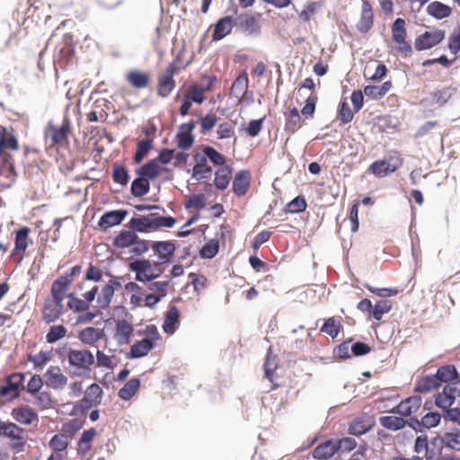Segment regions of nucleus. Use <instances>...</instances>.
Masks as SVG:
<instances>
[{
	"mask_svg": "<svg viewBox=\"0 0 460 460\" xmlns=\"http://www.w3.org/2000/svg\"><path fill=\"white\" fill-rule=\"evenodd\" d=\"M67 360L72 376H88L92 371L91 367L94 364V356L88 349H70Z\"/></svg>",
	"mask_w": 460,
	"mask_h": 460,
	"instance_id": "obj_1",
	"label": "nucleus"
},
{
	"mask_svg": "<svg viewBox=\"0 0 460 460\" xmlns=\"http://www.w3.org/2000/svg\"><path fill=\"white\" fill-rule=\"evenodd\" d=\"M25 373L14 372L4 377V384L0 386V397H7L6 402H12L18 398L22 390L25 388Z\"/></svg>",
	"mask_w": 460,
	"mask_h": 460,
	"instance_id": "obj_2",
	"label": "nucleus"
},
{
	"mask_svg": "<svg viewBox=\"0 0 460 460\" xmlns=\"http://www.w3.org/2000/svg\"><path fill=\"white\" fill-rule=\"evenodd\" d=\"M153 264L148 259H137L128 264V270L135 273V280L141 283L152 282L160 278L163 270H157V274L151 272Z\"/></svg>",
	"mask_w": 460,
	"mask_h": 460,
	"instance_id": "obj_3",
	"label": "nucleus"
},
{
	"mask_svg": "<svg viewBox=\"0 0 460 460\" xmlns=\"http://www.w3.org/2000/svg\"><path fill=\"white\" fill-rule=\"evenodd\" d=\"M445 36L446 31L444 30L427 31L415 39L414 48L417 51L430 49L442 42Z\"/></svg>",
	"mask_w": 460,
	"mask_h": 460,
	"instance_id": "obj_4",
	"label": "nucleus"
},
{
	"mask_svg": "<svg viewBox=\"0 0 460 460\" xmlns=\"http://www.w3.org/2000/svg\"><path fill=\"white\" fill-rule=\"evenodd\" d=\"M197 125V121L190 120L179 127V131L175 135L178 148L185 151L192 147L195 142V137L192 133Z\"/></svg>",
	"mask_w": 460,
	"mask_h": 460,
	"instance_id": "obj_5",
	"label": "nucleus"
},
{
	"mask_svg": "<svg viewBox=\"0 0 460 460\" xmlns=\"http://www.w3.org/2000/svg\"><path fill=\"white\" fill-rule=\"evenodd\" d=\"M175 60L171 63L165 69L164 75L158 77V95L167 97L175 87L174 75L177 68L174 66Z\"/></svg>",
	"mask_w": 460,
	"mask_h": 460,
	"instance_id": "obj_6",
	"label": "nucleus"
},
{
	"mask_svg": "<svg viewBox=\"0 0 460 460\" xmlns=\"http://www.w3.org/2000/svg\"><path fill=\"white\" fill-rule=\"evenodd\" d=\"M128 212L126 209H115L104 212L98 222V226L102 231H106L108 228L120 225L128 216Z\"/></svg>",
	"mask_w": 460,
	"mask_h": 460,
	"instance_id": "obj_7",
	"label": "nucleus"
},
{
	"mask_svg": "<svg viewBox=\"0 0 460 460\" xmlns=\"http://www.w3.org/2000/svg\"><path fill=\"white\" fill-rule=\"evenodd\" d=\"M235 27L247 36H258L261 31L257 19L250 14H242L234 19Z\"/></svg>",
	"mask_w": 460,
	"mask_h": 460,
	"instance_id": "obj_8",
	"label": "nucleus"
},
{
	"mask_svg": "<svg viewBox=\"0 0 460 460\" xmlns=\"http://www.w3.org/2000/svg\"><path fill=\"white\" fill-rule=\"evenodd\" d=\"M64 298L59 299H46L44 303V309L42 312L43 320L47 323L56 322L64 314Z\"/></svg>",
	"mask_w": 460,
	"mask_h": 460,
	"instance_id": "obj_9",
	"label": "nucleus"
},
{
	"mask_svg": "<svg viewBox=\"0 0 460 460\" xmlns=\"http://www.w3.org/2000/svg\"><path fill=\"white\" fill-rule=\"evenodd\" d=\"M422 399L420 395L410 396L401 401L396 406L390 410L391 413L400 414L401 416L408 417L416 412L420 405Z\"/></svg>",
	"mask_w": 460,
	"mask_h": 460,
	"instance_id": "obj_10",
	"label": "nucleus"
},
{
	"mask_svg": "<svg viewBox=\"0 0 460 460\" xmlns=\"http://www.w3.org/2000/svg\"><path fill=\"white\" fill-rule=\"evenodd\" d=\"M195 165L192 168L191 176L196 181H201L209 177L212 172V167L208 164V158L205 154L196 153L193 155Z\"/></svg>",
	"mask_w": 460,
	"mask_h": 460,
	"instance_id": "obj_11",
	"label": "nucleus"
},
{
	"mask_svg": "<svg viewBox=\"0 0 460 460\" xmlns=\"http://www.w3.org/2000/svg\"><path fill=\"white\" fill-rule=\"evenodd\" d=\"M167 171L168 169L166 167L157 165L155 160L150 159L145 164H143L141 166L137 168L135 170V173L137 176L146 179V181H149L151 182L155 181L157 177H159L162 172Z\"/></svg>",
	"mask_w": 460,
	"mask_h": 460,
	"instance_id": "obj_12",
	"label": "nucleus"
},
{
	"mask_svg": "<svg viewBox=\"0 0 460 460\" xmlns=\"http://www.w3.org/2000/svg\"><path fill=\"white\" fill-rule=\"evenodd\" d=\"M235 26L234 18L232 15H226L217 20L215 23L212 33V41H219L231 33Z\"/></svg>",
	"mask_w": 460,
	"mask_h": 460,
	"instance_id": "obj_13",
	"label": "nucleus"
},
{
	"mask_svg": "<svg viewBox=\"0 0 460 460\" xmlns=\"http://www.w3.org/2000/svg\"><path fill=\"white\" fill-rule=\"evenodd\" d=\"M169 286V280L166 281H156L154 282L150 287L149 290L157 289L158 293H150L145 296L144 306L148 308H155L157 303H159L166 295V288Z\"/></svg>",
	"mask_w": 460,
	"mask_h": 460,
	"instance_id": "obj_14",
	"label": "nucleus"
},
{
	"mask_svg": "<svg viewBox=\"0 0 460 460\" xmlns=\"http://www.w3.org/2000/svg\"><path fill=\"white\" fill-rule=\"evenodd\" d=\"M252 175L249 170L238 171L233 181V191L237 197L244 196L250 187Z\"/></svg>",
	"mask_w": 460,
	"mask_h": 460,
	"instance_id": "obj_15",
	"label": "nucleus"
},
{
	"mask_svg": "<svg viewBox=\"0 0 460 460\" xmlns=\"http://www.w3.org/2000/svg\"><path fill=\"white\" fill-rule=\"evenodd\" d=\"M155 343L152 342L150 339H142L136 341L131 347L129 351L126 354V358L129 359L140 358L146 356L154 348Z\"/></svg>",
	"mask_w": 460,
	"mask_h": 460,
	"instance_id": "obj_16",
	"label": "nucleus"
},
{
	"mask_svg": "<svg viewBox=\"0 0 460 460\" xmlns=\"http://www.w3.org/2000/svg\"><path fill=\"white\" fill-rule=\"evenodd\" d=\"M180 325V312L176 305H170L165 314L162 328L164 333L173 334Z\"/></svg>",
	"mask_w": 460,
	"mask_h": 460,
	"instance_id": "obj_17",
	"label": "nucleus"
},
{
	"mask_svg": "<svg viewBox=\"0 0 460 460\" xmlns=\"http://www.w3.org/2000/svg\"><path fill=\"white\" fill-rule=\"evenodd\" d=\"M374 13L370 3L367 0L362 3L360 19L357 23V30L361 33H367L373 26Z\"/></svg>",
	"mask_w": 460,
	"mask_h": 460,
	"instance_id": "obj_18",
	"label": "nucleus"
},
{
	"mask_svg": "<svg viewBox=\"0 0 460 460\" xmlns=\"http://www.w3.org/2000/svg\"><path fill=\"white\" fill-rule=\"evenodd\" d=\"M115 339L119 345H127L130 342L131 336L134 332L132 323H128L126 319L117 320Z\"/></svg>",
	"mask_w": 460,
	"mask_h": 460,
	"instance_id": "obj_19",
	"label": "nucleus"
},
{
	"mask_svg": "<svg viewBox=\"0 0 460 460\" xmlns=\"http://www.w3.org/2000/svg\"><path fill=\"white\" fill-rule=\"evenodd\" d=\"M127 226L129 229H133L136 234L149 233L155 230L152 217H149V214L132 217L128 222Z\"/></svg>",
	"mask_w": 460,
	"mask_h": 460,
	"instance_id": "obj_20",
	"label": "nucleus"
},
{
	"mask_svg": "<svg viewBox=\"0 0 460 460\" xmlns=\"http://www.w3.org/2000/svg\"><path fill=\"white\" fill-rule=\"evenodd\" d=\"M338 452V447L334 439H327L318 445L312 453L314 459L322 460L328 459L333 456Z\"/></svg>",
	"mask_w": 460,
	"mask_h": 460,
	"instance_id": "obj_21",
	"label": "nucleus"
},
{
	"mask_svg": "<svg viewBox=\"0 0 460 460\" xmlns=\"http://www.w3.org/2000/svg\"><path fill=\"white\" fill-rule=\"evenodd\" d=\"M46 385L53 389L64 386L67 383V377L61 373L59 367L51 366L48 368L46 374Z\"/></svg>",
	"mask_w": 460,
	"mask_h": 460,
	"instance_id": "obj_22",
	"label": "nucleus"
},
{
	"mask_svg": "<svg viewBox=\"0 0 460 460\" xmlns=\"http://www.w3.org/2000/svg\"><path fill=\"white\" fill-rule=\"evenodd\" d=\"M12 417L21 424L30 425L38 419L37 412L28 407H16L11 411Z\"/></svg>",
	"mask_w": 460,
	"mask_h": 460,
	"instance_id": "obj_23",
	"label": "nucleus"
},
{
	"mask_svg": "<svg viewBox=\"0 0 460 460\" xmlns=\"http://www.w3.org/2000/svg\"><path fill=\"white\" fill-rule=\"evenodd\" d=\"M137 240V234L133 229L121 230L114 238L112 244L116 248H128Z\"/></svg>",
	"mask_w": 460,
	"mask_h": 460,
	"instance_id": "obj_24",
	"label": "nucleus"
},
{
	"mask_svg": "<svg viewBox=\"0 0 460 460\" xmlns=\"http://www.w3.org/2000/svg\"><path fill=\"white\" fill-rule=\"evenodd\" d=\"M436 376L440 385L443 383L447 382H452L453 385H456V380L459 378V374L455 365H444L438 368Z\"/></svg>",
	"mask_w": 460,
	"mask_h": 460,
	"instance_id": "obj_25",
	"label": "nucleus"
},
{
	"mask_svg": "<svg viewBox=\"0 0 460 460\" xmlns=\"http://www.w3.org/2000/svg\"><path fill=\"white\" fill-rule=\"evenodd\" d=\"M398 169V165H392L385 160H376L368 167V172L378 178L385 177Z\"/></svg>",
	"mask_w": 460,
	"mask_h": 460,
	"instance_id": "obj_26",
	"label": "nucleus"
},
{
	"mask_svg": "<svg viewBox=\"0 0 460 460\" xmlns=\"http://www.w3.org/2000/svg\"><path fill=\"white\" fill-rule=\"evenodd\" d=\"M248 75L245 70H243L234 81L231 87V94L235 98H242L244 95L248 94Z\"/></svg>",
	"mask_w": 460,
	"mask_h": 460,
	"instance_id": "obj_27",
	"label": "nucleus"
},
{
	"mask_svg": "<svg viewBox=\"0 0 460 460\" xmlns=\"http://www.w3.org/2000/svg\"><path fill=\"white\" fill-rule=\"evenodd\" d=\"M427 13L437 20H442L451 15L452 9L446 4L439 1H434L427 6Z\"/></svg>",
	"mask_w": 460,
	"mask_h": 460,
	"instance_id": "obj_28",
	"label": "nucleus"
},
{
	"mask_svg": "<svg viewBox=\"0 0 460 460\" xmlns=\"http://www.w3.org/2000/svg\"><path fill=\"white\" fill-rule=\"evenodd\" d=\"M73 279L68 276H60L56 279L51 285V296L55 299L64 298L66 291L70 288Z\"/></svg>",
	"mask_w": 460,
	"mask_h": 460,
	"instance_id": "obj_29",
	"label": "nucleus"
},
{
	"mask_svg": "<svg viewBox=\"0 0 460 460\" xmlns=\"http://www.w3.org/2000/svg\"><path fill=\"white\" fill-rule=\"evenodd\" d=\"M232 179V168L229 165L219 167L215 172L214 184L219 190H225Z\"/></svg>",
	"mask_w": 460,
	"mask_h": 460,
	"instance_id": "obj_30",
	"label": "nucleus"
},
{
	"mask_svg": "<svg viewBox=\"0 0 460 460\" xmlns=\"http://www.w3.org/2000/svg\"><path fill=\"white\" fill-rule=\"evenodd\" d=\"M126 78L128 84L137 89L146 88L150 81L149 75L139 70L129 71L127 74Z\"/></svg>",
	"mask_w": 460,
	"mask_h": 460,
	"instance_id": "obj_31",
	"label": "nucleus"
},
{
	"mask_svg": "<svg viewBox=\"0 0 460 460\" xmlns=\"http://www.w3.org/2000/svg\"><path fill=\"white\" fill-rule=\"evenodd\" d=\"M440 386L436 374L427 375L417 381L414 386L415 393H428Z\"/></svg>",
	"mask_w": 460,
	"mask_h": 460,
	"instance_id": "obj_32",
	"label": "nucleus"
},
{
	"mask_svg": "<svg viewBox=\"0 0 460 460\" xmlns=\"http://www.w3.org/2000/svg\"><path fill=\"white\" fill-rule=\"evenodd\" d=\"M103 335L104 331L102 329L87 327L79 332L78 338L83 343L93 345V343L101 340Z\"/></svg>",
	"mask_w": 460,
	"mask_h": 460,
	"instance_id": "obj_33",
	"label": "nucleus"
},
{
	"mask_svg": "<svg viewBox=\"0 0 460 460\" xmlns=\"http://www.w3.org/2000/svg\"><path fill=\"white\" fill-rule=\"evenodd\" d=\"M154 140L150 137L141 139L137 144L136 152L133 157L135 164H141L145 157L153 149Z\"/></svg>",
	"mask_w": 460,
	"mask_h": 460,
	"instance_id": "obj_34",
	"label": "nucleus"
},
{
	"mask_svg": "<svg viewBox=\"0 0 460 460\" xmlns=\"http://www.w3.org/2000/svg\"><path fill=\"white\" fill-rule=\"evenodd\" d=\"M141 381L138 377L131 378L118 392V396L124 401L130 400L138 391Z\"/></svg>",
	"mask_w": 460,
	"mask_h": 460,
	"instance_id": "obj_35",
	"label": "nucleus"
},
{
	"mask_svg": "<svg viewBox=\"0 0 460 460\" xmlns=\"http://www.w3.org/2000/svg\"><path fill=\"white\" fill-rule=\"evenodd\" d=\"M392 88V83L391 81H386L383 83L381 85H372L368 84L365 86L364 88V93L373 99V100H379L383 96H385L389 90Z\"/></svg>",
	"mask_w": 460,
	"mask_h": 460,
	"instance_id": "obj_36",
	"label": "nucleus"
},
{
	"mask_svg": "<svg viewBox=\"0 0 460 460\" xmlns=\"http://www.w3.org/2000/svg\"><path fill=\"white\" fill-rule=\"evenodd\" d=\"M379 423L386 429L397 431L406 426L407 420L399 416H382L379 418Z\"/></svg>",
	"mask_w": 460,
	"mask_h": 460,
	"instance_id": "obj_37",
	"label": "nucleus"
},
{
	"mask_svg": "<svg viewBox=\"0 0 460 460\" xmlns=\"http://www.w3.org/2000/svg\"><path fill=\"white\" fill-rule=\"evenodd\" d=\"M150 181L137 176L131 182L130 192L135 198H141L150 191Z\"/></svg>",
	"mask_w": 460,
	"mask_h": 460,
	"instance_id": "obj_38",
	"label": "nucleus"
},
{
	"mask_svg": "<svg viewBox=\"0 0 460 460\" xmlns=\"http://www.w3.org/2000/svg\"><path fill=\"white\" fill-rule=\"evenodd\" d=\"M220 247L219 241L212 238L208 241L199 250V256L202 259L211 260L217 256Z\"/></svg>",
	"mask_w": 460,
	"mask_h": 460,
	"instance_id": "obj_39",
	"label": "nucleus"
},
{
	"mask_svg": "<svg viewBox=\"0 0 460 460\" xmlns=\"http://www.w3.org/2000/svg\"><path fill=\"white\" fill-rule=\"evenodd\" d=\"M151 247L155 253L166 256H174L176 246L172 241H155Z\"/></svg>",
	"mask_w": 460,
	"mask_h": 460,
	"instance_id": "obj_40",
	"label": "nucleus"
},
{
	"mask_svg": "<svg viewBox=\"0 0 460 460\" xmlns=\"http://www.w3.org/2000/svg\"><path fill=\"white\" fill-rule=\"evenodd\" d=\"M149 217H152L155 230L161 227L172 228L176 223V219L172 216H162L159 213H150Z\"/></svg>",
	"mask_w": 460,
	"mask_h": 460,
	"instance_id": "obj_41",
	"label": "nucleus"
},
{
	"mask_svg": "<svg viewBox=\"0 0 460 460\" xmlns=\"http://www.w3.org/2000/svg\"><path fill=\"white\" fill-rule=\"evenodd\" d=\"M202 152L214 165L226 166V158L210 146H204Z\"/></svg>",
	"mask_w": 460,
	"mask_h": 460,
	"instance_id": "obj_42",
	"label": "nucleus"
},
{
	"mask_svg": "<svg viewBox=\"0 0 460 460\" xmlns=\"http://www.w3.org/2000/svg\"><path fill=\"white\" fill-rule=\"evenodd\" d=\"M48 130L50 133V138L54 145L61 144L67 140L68 133L65 130V128L54 126L52 121L48 123Z\"/></svg>",
	"mask_w": 460,
	"mask_h": 460,
	"instance_id": "obj_43",
	"label": "nucleus"
},
{
	"mask_svg": "<svg viewBox=\"0 0 460 460\" xmlns=\"http://www.w3.org/2000/svg\"><path fill=\"white\" fill-rule=\"evenodd\" d=\"M85 420H82L79 419H72L68 421L63 423L61 430L62 434L66 437V435L71 438L76 434L84 425Z\"/></svg>",
	"mask_w": 460,
	"mask_h": 460,
	"instance_id": "obj_44",
	"label": "nucleus"
},
{
	"mask_svg": "<svg viewBox=\"0 0 460 460\" xmlns=\"http://www.w3.org/2000/svg\"><path fill=\"white\" fill-rule=\"evenodd\" d=\"M352 341V339L349 338V340L340 343L333 349V358L337 360H346L351 358V351L350 350V343Z\"/></svg>",
	"mask_w": 460,
	"mask_h": 460,
	"instance_id": "obj_45",
	"label": "nucleus"
},
{
	"mask_svg": "<svg viewBox=\"0 0 460 460\" xmlns=\"http://www.w3.org/2000/svg\"><path fill=\"white\" fill-rule=\"evenodd\" d=\"M307 208L305 198L303 195H298L290 200L286 206V211L292 214H298L304 212Z\"/></svg>",
	"mask_w": 460,
	"mask_h": 460,
	"instance_id": "obj_46",
	"label": "nucleus"
},
{
	"mask_svg": "<svg viewBox=\"0 0 460 460\" xmlns=\"http://www.w3.org/2000/svg\"><path fill=\"white\" fill-rule=\"evenodd\" d=\"M407 31L405 21L402 18H396L392 24V39L394 42L406 39Z\"/></svg>",
	"mask_w": 460,
	"mask_h": 460,
	"instance_id": "obj_47",
	"label": "nucleus"
},
{
	"mask_svg": "<svg viewBox=\"0 0 460 460\" xmlns=\"http://www.w3.org/2000/svg\"><path fill=\"white\" fill-rule=\"evenodd\" d=\"M0 142L5 149L17 150L19 148L18 140L14 135L10 134L6 128L0 129Z\"/></svg>",
	"mask_w": 460,
	"mask_h": 460,
	"instance_id": "obj_48",
	"label": "nucleus"
},
{
	"mask_svg": "<svg viewBox=\"0 0 460 460\" xmlns=\"http://www.w3.org/2000/svg\"><path fill=\"white\" fill-rule=\"evenodd\" d=\"M49 446L53 450V453L63 454L68 447V441L64 434H56L50 438Z\"/></svg>",
	"mask_w": 460,
	"mask_h": 460,
	"instance_id": "obj_49",
	"label": "nucleus"
},
{
	"mask_svg": "<svg viewBox=\"0 0 460 460\" xmlns=\"http://www.w3.org/2000/svg\"><path fill=\"white\" fill-rule=\"evenodd\" d=\"M455 89L452 87H444L432 93V102L439 106L444 105L452 97Z\"/></svg>",
	"mask_w": 460,
	"mask_h": 460,
	"instance_id": "obj_50",
	"label": "nucleus"
},
{
	"mask_svg": "<svg viewBox=\"0 0 460 460\" xmlns=\"http://www.w3.org/2000/svg\"><path fill=\"white\" fill-rule=\"evenodd\" d=\"M130 175L127 169L115 164L112 167V179L116 183L121 184L122 186H126L129 181Z\"/></svg>",
	"mask_w": 460,
	"mask_h": 460,
	"instance_id": "obj_51",
	"label": "nucleus"
},
{
	"mask_svg": "<svg viewBox=\"0 0 460 460\" xmlns=\"http://www.w3.org/2000/svg\"><path fill=\"white\" fill-rule=\"evenodd\" d=\"M66 332V328L62 324L52 325L46 335V341L49 344H53L64 338Z\"/></svg>",
	"mask_w": 460,
	"mask_h": 460,
	"instance_id": "obj_52",
	"label": "nucleus"
},
{
	"mask_svg": "<svg viewBox=\"0 0 460 460\" xmlns=\"http://www.w3.org/2000/svg\"><path fill=\"white\" fill-rule=\"evenodd\" d=\"M102 394V389L95 383L90 385L84 392V397L90 400L94 406L101 403Z\"/></svg>",
	"mask_w": 460,
	"mask_h": 460,
	"instance_id": "obj_53",
	"label": "nucleus"
},
{
	"mask_svg": "<svg viewBox=\"0 0 460 460\" xmlns=\"http://www.w3.org/2000/svg\"><path fill=\"white\" fill-rule=\"evenodd\" d=\"M392 303L389 300H379L374 305V308L372 311V317L376 321H380L383 315L386 313H389L392 309Z\"/></svg>",
	"mask_w": 460,
	"mask_h": 460,
	"instance_id": "obj_54",
	"label": "nucleus"
},
{
	"mask_svg": "<svg viewBox=\"0 0 460 460\" xmlns=\"http://www.w3.org/2000/svg\"><path fill=\"white\" fill-rule=\"evenodd\" d=\"M354 113L350 110L346 100H342L339 103L337 119L342 123L347 124L353 119Z\"/></svg>",
	"mask_w": 460,
	"mask_h": 460,
	"instance_id": "obj_55",
	"label": "nucleus"
},
{
	"mask_svg": "<svg viewBox=\"0 0 460 460\" xmlns=\"http://www.w3.org/2000/svg\"><path fill=\"white\" fill-rule=\"evenodd\" d=\"M341 328V324L336 323L334 317H329L324 321L323 326L320 329V332L327 333L329 336L334 339L339 335Z\"/></svg>",
	"mask_w": 460,
	"mask_h": 460,
	"instance_id": "obj_56",
	"label": "nucleus"
},
{
	"mask_svg": "<svg viewBox=\"0 0 460 460\" xmlns=\"http://www.w3.org/2000/svg\"><path fill=\"white\" fill-rule=\"evenodd\" d=\"M51 358V351H40L36 355H28V360L33 363L35 368H42Z\"/></svg>",
	"mask_w": 460,
	"mask_h": 460,
	"instance_id": "obj_57",
	"label": "nucleus"
},
{
	"mask_svg": "<svg viewBox=\"0 0 460 460\" xmlns=\"http://www.w3.org/2000/svg\"><path fill=\"white\" fill-rule=\"evenodd\" d=\"M113 295L114 288L111 285H106L102 288L101 294L97 296V302L102 308H107L111 305Z\"/></svg>",
	"mask_w": 460,
	"mask_h": 460,
	"instance_id": "obj_58",
	"label": "nucleus"
},
{
	"mask_svg": "<svg viewBox=\"0 0 460 460\" xmlns=\"http://www.w3.org/2000/svg\"><path fill=\"white\" fill-rule=\"evenodd\" d=\"M441 421V414L438 411H429L426 413L420 420L423 426V431L425 429L435 428L439 425Z\"/></svg>",
	"mask_w": 460,
	"mask_h": 460,
	"instance_id": "obj_59",
	"label": "nucleus"
},
{
	"mask_svg": "<svg viewBox=\"0 0 460 460\" xmlns=\"http://www.w3.org/2000/svg\"><path fill=\"white\" fill-rule=\"evenodd\" d=\"M206 196L204 194H193L184 203L186 209L197 208L201 210L206 207Z\"/></svg>",
	"mask_w": 460,
	"mask_h": 460,
	"instance_id": "obj_60",
	"label": "nucleus"
},
{
	"mask_svg": "<svg viewBox=\"0 0 460 460\" xmlns=\"http://www.w3.org/2000/svg\"><path fill=\"white\" fill-rule=\"evenodd\" d=\"M67 297L69 299L67 306L75 313H83L88 310L89 304H86V302L81 298L75 297L73 293L68 294Z\"/></svg>",
	"mask_w": 460,
	"mask_h": 460,
	"instance_id": "obj_61",
	"label": "nucleus"
},
{
	"mask_svg": "<svg viewBox=\"0 0 460 460\" xmlns=\"http://www.w3.org/2000/svg\"><path fill=\"white\" fill-rule=\"evenodd\" d=\"M323 2H311L307 5L305 6V9L299 13V19L300 21L306 22H309L311 19V16L315 13V12L323 7Z\"/></svg>",
	"mask_w": 460,
	"mask_h": 460,
	"instance_id": "obj_62",
	"label": "nucleus"
},
{
	"mask_svg": "<svg viewBox=\"0 0 460 460\" xmlns=\"http://www.w3.org/2000/svg\"><path fill=\"white\" fill-rule=\"evenodd\" d=\"M370 427L366 425L363 420H354L349 427V433L353 436H361L368 432Z\"/></svg>",
	"mask_w": 460,
	"mask_h": 460,
	"instance_id": "obj_63",
	"label": "nucleus"
},
{
	"mask_svg": "<svg viewBox=\"0 0 460 460\" xmlns=\"http://www.w3.org/2000/svg\"><path fill=\"white\" fill-rule=\"evenodd\" d=\"M42 385H43V381H42L41 376L38 374H34L31 376V379L29 380V382L24 389H26V391L29 394L34 395L36 394H39Z\"/></svg>",
	"mask_w": 460,
	"mask_h": 460,
	"instance_id": "obj_64",
	"label": "nucleus"
}]
</instances>
